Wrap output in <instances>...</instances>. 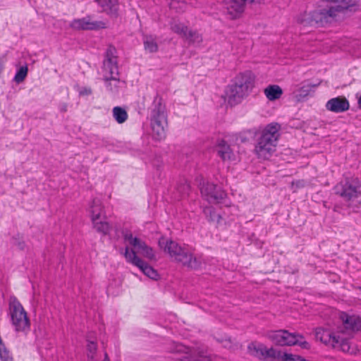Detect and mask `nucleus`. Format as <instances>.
<instances>
[{
    "label": "nucleus",
    "instance_id": "nucleus-6",
    "mask_svg": "<svg viewBox=\"0 0 361 361\" xmlns=\"http://www.w3.org/2000/svg\"><path fill=\"white\" fill-rule=\"evenodd\" d=\"M266 336L275 345L279 346L299 345L302 349H310V344L307 342L304 337L296 333H290L285 329L269 331Z\"/></svg>",
    "mask_w": 361,
    "mask_h": 361
},
{
    "label": "nucleus",
    "instance_id": "nucleus-29",
    "mask_svg": "<svg viewBox=\"0 0 361 361\" xmlns=\"http://www.w3.org/2000/svg\"><path fill=\"white\" fill-rule=\"evenodd\" d=\"M94 228L98 231L103 234H107L111 229V227L109 224L106 222L101 220H95L94 221H92Z\"/></svg>",
    "mask_w": 361,
    "mask_h": 361
},
{
    "label": "nucleus",
    "instance_id": "nucleus-16",
    "mask_svg": "<svg viewBox=\"0 0 361 361\" xmlns=\"http://www.w3.org/2000/svg\"><path fill=\"white\" fill-rule=\"evenodd\" d=\"M70 26L75 30H97L105 27L102 21H92L90 17L73 20Z\"/></svg>",
    "mask_w": 361,
    "mask_h": 361
},
{
    "label": "nucleus",
    "instance_id": "nucleus-27",
    "mask_svg": "<svg viewBox=\"0 0 361 361\" xmlns=\"http://www.w3.org/2000/svg\"><path fill=\"white\" fill-rule=\"evenodd\" d=\"M171 29L175 33L180 35L184 37L187 36V32L188 31V28L183 23L173 20L171 23Z\"/></svg>",
    "mask_w": 361,
    "mask_h": 361
},
{
    "label": "nucleus",
    "instance_id": "nucleus-8",
    "mask_svg": "<svg viewBox=\"0 0 361 361\" xmlns=\"http://www.w3.org/2000/svg\"><path fill=\"white\" fill-rule=\"evenodd\" d=\"M171 258L192 269H199L202 267L203 260L200 256H195L187 248L180 246V250L177 251Z\"/></svg>",
    "mask_w": 361,
    "mask_h": 361
},
{
    "label": "nucleus",
    "instance_id": "nucleus-36",
    "mask_svg": "<svg viewBox=\"0 0 361 361\" xmlns=\"http://www.w3.org/2000/svg\"><path fill=\"white\" fill-rule=\"evenodd\" d=\"M68 106L66 103H62L59 105V109L61 112H66L67 111Z\"/></svg>",
    "mask_w": 361,
    "mask_h": 361
},
{
    "label": "nucleus",
    "instance_id": "nucleus-24",
    "mask_svg": "<svg viewBox=\"0 0 361 361\" xmlns=\"http://www.w3.org/2000/svg\"><path fill=\"white\" fill-rule=\"evenodd\" d=\"M145 50L149 53H154L158 51V44L155 37L152 35H145L143 37Z\"/></svg>",
    "mask_w": 361,
    "mask_h": 361
},
{
    "label": "nucleus",
    "instance_id": "nucleus-32",
    "mask_svg": "<svg viewBox=\"0 0 361 361\" xmlns=\"http://www.w3.org/2000/svg\"><path fill=\"white\" fill-rule=\"evenodd\" d=\"M305 358L291 353H283L282 355L280 356V361H305Z\"/></svg>",
    "mask_w": 361,
    "mask_h": 361
},
{
    "label": "nucleus",
    "instance_id": "nucleus-33",
    "mask_svg": "<svg viewBox=\"0 0 361 361\" xmlns=\"http://www.w3.org/2000/svg\"><path fill=\"white\" fill-rule=\"evenodd\" d=\"M27 71H28V69H27V66L20 67V69L16 73V75L14 77V80L17 83L22 82L27 76Z\"/></svg>",
    "mask_w": 361,
    "mask_h": 361
},
{
    "label": "nucleus",
    "instance_id": "nucleus-23",
    "mask_svg": "<svg viewBox=\"0 0 361 361\" xmlns=\"http://www.w3.org/2000/svg\"><path fill=\"white\" fill-rule=\"evenodd\" d=\"M92 221L99 220L103 214V207L99 199H94L90 207Z\"/></svg>",
    "mask_w": 361,
    "mask_h": 361
},
{
    "label": "nucleus",
    "instance_id": "nucleus-31",
    "mask_svg": "<svg viewBox=\"0 0 361 361\" xmlns=\"http://www.w3.org/2000/svg\"><path fill=\"white\" fill-rule=\"evenodd\" d=\"M97 350V343L94 341H88L87 345V355L89 361H97L95 359Z\"/></svg>",
    "mask_w": 361,
    "mask_h": 361
},
{
    "label": "nucleus",
    "instance_id": "nucleus-28",
    "mask_svg": "<svg viewBox=\"0 0 361 361\" xmlns=\"http://www.w3.org/2000/svg\"><path fill=\"white\" fill-rule=\"evenodd\" d=\"M104 11H114L116 9L117 0H94Z\"/></svg>",
    "mask_w": 361,
    "mask_h": 361
},
{
    "label": "nucleus",
    "instance_id": "nucleus-10",
    "mask_svg": "<svg viewBox=\"0 0 361 361\" xmlns=\"http://www.w3.org/2000/svg\"><path fill=\"white\" fill-rule=\"evenodd\" d=\"M250 353L259 359L273 361L276 359L280 361V356L282 355L281 351L276 350L274 348H268L262 343H252L248 345Z\"/></svg>",
    "mask_w": 361,
    "mask_h": 361
},
{
    "label": "nucleus",
    "instance_id": "nucleus-37",
    "mask_svg": "<svg viewBox=\"0 0 361 361\" xmlns=\"http://www.w3.org/2000/svg\"><path fill=\"white\" fill-rule=\"evenodd\" d=\"M4 67V61L0 59V74L3 71Z\"/></svg>",
    "mask_w": 361,
    "mask_h": 361
},
{
    "label": "nucleus",
    "instance_id": "nucleus-3",
    "mask_svg": "<svg viewBox=\"0 0 361 361\" xmlns=\"http://www.w3.org/2000/svg\"><path fill=\"white\" fill-rule=\"evenodd\" d=\"M167 112L161 97L157 95L149 107V119L152 137L156 140H162L166 137L168 126Z\"/></svg>",
    "mask_w": 361,
    "mask_h": 361
},
{
    "label": "nucleus",
    "instance_id": "nucleus-12",
    "mask_svg": "<svg viewBox=\"0 0 361 361\" xmlns=\"http://www.w3.org/2000/svg\"><path fill=\"white\" fill-rule=\"evenodd\" d=\"M202 197L209 203H219L226 196V192L216 185L211 183H203L200 188Z\"/></svg>",
    "mask_w": 361,
    "mask_h": 361
},
{
    "label": "nucleus",
    "instance_id": "nucleus-18",
    "mask_svg": "<svg viewBox=\"0 0 361 361\" xmlns=\"http://www.w3.org/2000/svg\"><path fill=\"white\" fill-rule=\"evenodd\" d=\"M216 151L219 157L224 161H235L237 159V154L231 146L224 140H220L216 145Z\"/></svg>",
    "mask_w": 361,
    "mask_h": 361
},
{
    "label": "nucleus",
    "instance_id": "nucleus-38",
    "mask_svg": "<svg viewBox=\"0 0 361 361\" xmlns=\"http://www.w3.org/2000/svg\"><path fill=\"white\" fill-rule=\"evenodd\" d=\"M103 361H110L106 353H105L104 359Z\"/></svg>",
    "mask_w": 361,
    "mask_h": 361
},
{
    "label": "nucleus",
    "instance_id": "nucleus-15",
    "mask_svg": "<svg viewBox=\"0 0 361 361\" xmlns=\"http://www.w3.org/2000/svg\"><path fill=\"white\" fill-rule=\"evenodd\" d=\"M247 0H224V8L231 19L239 18L244 12Z\"/></svg>",
    "mask_w": 361,
    "mask_h": 361
},
{
    "label": "nucleus",
    "instance_id": "nucleus-30",
    "mask_svg": "<svg viewBox=\"0 0 361 361\" xmlns=\"http://www.w3.org/2000/svg\"><path fill=\"white\" fill-rule=\"evenodd\" d=\"M190 43L199 44L202 41V37L200 34L196 31L188 30L187 36L184 37Z\"/></svg>",
    "mask_w": 361,
    "mask_h": 361
},
{
    "label": "nucleus",
    "instance_id": "nucleus-5",
    "mask_svg": "<svg viewBox=\"0 0 361 361\" xmlns=\"http://www.w3.org/2000/svg\"><path fill=\"white\" fill-rule=\"evenodd\" d=\"M279 130L280 126L278 123H270L262 130L255 148V152L259 158L269 159L276 151L280 136Z\"/></svg>",
    "mask_w": 361,
    "mask_h": 361
},
{
    "label": "nucleus",
    "instance_id": "nucleus-34",
    "mask_svg": "<svg viewBox=\"0 0 361 361\" xmlns=\"http://www.w3.org/2000/svg\"><path fill=\"white\" fill-rule=\"evenodd\" d=\"M92 94V90L90 87H83L80 91V95H90Z\"/></svg>",
    "mask_w": 361,
    "mask_h": 361
},
{
    "label": "nucleus",
    "instance_id": "nucleus-9",
    "mask_svg": "<svg viewBox=\"0 0 361 361\" xmlns=\"http://www.w3.org/2000/svg\"><path fill=\"white\" fill-rule=\"evenodd\" d=\"M124 256L128 262L137 267L145 275L152 279H157L159 276L157 271L140 259L134 250H130L128 247H126Z\"/></svg>",
    "mask_w": 361,
    "mask_h": 361
},
{
    "label": "nucleus",
    "instance_id": "nucleus-22",
    "mask_svg": "<svg viewBox=\"0 0 361 361\" xmlns=\"http://www.w3.org/2000/svg\"><path fill=\"white\" fill-rule=\"evenodd\" d=\"M264 93L269 101H274L281 97L283 90L277 85H270L264 89Z\"/></svg>",
    "mask_w": 361,
    "mask_h": 361
},
{
    "label": "nucleus",
    "instance_id": "nucleus-1",
    "mask_svg": "<svg viewBox=\"0 0 361 361\" xmlns=\"http://www.w3.org/2000/svg\"><path fill=\"white\" fill-rule=\"evenodd\" d=\"M340 319L343 325L335 330L317 328L315 331L316 338L328 347L343 353H355V348L353 347L350 340L355 331H361V317L341 312Z\"/></svg>",
    "mask_w": 361,
    "mask_h": 361
},
{
    "label": "nucleus",
    "instance_id": "nucleus-39",
    "mask_svg": "<svg viewBox=\"0 0 361 361\" xmlns=\"http://www.w3.org/2000/svg\"><path fill=\"white\" fill-rule=\"evenodd\" d=\"M358 103L360 106L361 107V97L359 99Z\"/></svg>",
    "mask_w": 361,
    "mask_h": 361
},
{
    "label": "nucleus",
    "instance_id": "nucleus-26",
    "mask_svg": "<svg viewBox=\"0 0 361 361\" xmlns=\"http://www.w3.org/2000/svg\"><path fill=\"white\" fill-rule=\"evenodd\" d=\"M114 118L118 123H123L128 119L127 111L121 106H115L112 110Z\"/></svg>",
    "mask_w": 361,
    "mask_h": 361
},
{
    "label": "nucleus",
    "instance_id": "nucleus-11",
    "mask_svg": "<svg viewBox=\"0 0 361 361\" xmlns=\"http://www.w3.org/2000/svg\"><path fill=\"white\" fill-rule=\"evenodd\" d=\"M102 71L103 78L119 75L116 50L113 47H109L106 51Z\"/></svg>",
    "mask_w": 361,
    "mask_h": 361
},
{
    "label": "nucleus",
    "instance_id": "nucleus-20",
    "mask_svg": "<svg viewBox=\"0 0 361 361\" xmlns=\"http://www.w3.org/2000/svg\"><path fill=\"white\" fill-rule=\"evenodd\" d=\"M159 246L164 249V252L168 253L171 257L177 251L180 250V246L175 241L166 240L164 238L159 240Z\"/></svg>",
    "mask_w": 361,
    "mask_h": 361
},
{
    "label": "nucleus",
    "instance_id": "nucleus-25",
    "mask_svg": "<svg viewBox=\"0 0 361 361\" xmlns=\"http://www.w3.org/2000/svg\"><path fill=\"white\" fill-rule=\"evenodd\" d=\"M204 213L209 221L215 224L216 226L221 224V216L219 213L216 212L213 207H205Z\"/></svg>",
    "mask_w": 361,
    "mask_h": 361
},
{
    "label": "nucleus",
    "instance_id": "nucleus-35",
    "mask_svg": "<svg viewBox=\"0 0 361 361\" xmlns=\"http://www.w3.org/2000/svg\"><path fill=\"white\" fill-rule=\"evenodd\" d=\"M14 245H16V246H18V247L20 250H23L24 247H25V243L24 242H20V241H17V240H15L14 241Z\"/></svg>",
    "mask_w": 361,
    "mask_h": 361
},
{
    "label": "nucleus",
    "instance_id": "nucleus-13",
    "mask_svg": "<svg viewBox=\"0 0 361 361\" xmlns=\"http://www.w3.org/2000/svg\"><path fill=\"white\" fill-rule=\"evenodd\" d=\"M124 239L129 245L133 247L132 250L135 252L136 255L138 253L149 260L155 259V254L152 248L147 246L140 239L133 237L131 233L125 234Z\"/></svg>",
    "mask_w": 361,
    "mask_h": 361
},
{
    "label": "nucleus",
    "instance_id": "nucleus-4",
    "mask_svg": "<svg viewBox=\"0 0 361 361\" xmlns=\"http://www.w3.org/2000/svg\"><path fill=\"white\" fill-rule=\"evenodd\" d=\"M335 4L326 8L314 10L310 13V23L323 25L330 23L340 13L345 11H355L358 7L357 0H341L335 1Z\"/></svg>",
    "mask_w": 361,
    "mask_h": 361
},
{
    "label": "nucleus",
    "instance_id": "nucleus-19",
    "mask_svg": "<svg viewBox=\"0 0 361 361\" xmlns=\"http://www.w3.org/2000/svg\"><path fill=\"white\" fill-rule=\"evenodd\" d=\"M326 109L331 112L341 113L350 107L348 99L343 97H337L329 99L325 105Z\"/></svg>",
    "mask_w": 361,
    "mask_h": 361
},
{
    "label": "nucleus",
    "instance_id": "nucleus-7",
    "mask_svg": "<svg viewBox=\"0 0 361 361\" xmlns=\"http://www.w3.org/2000/svg\"><path fill=\"white\" fill-rule=\"evenodd\" d=\"M9 310L12 325L16 331H26L30 329V320L27 312L16 298L9 300Z\"/></svg>",
    "mask_w": 361,
    "mask_h": 361
},
{
    "label": "nucleus",
    "instance_id": "nucleus-14",
    "mask_svg": "<svg viewBox=\"0 0 361 361\" xmlns=\"http://www.w3.org/2000/svg\"><path fill=\"white\" fill-rule=\"evenodd\" d=\"M336 192L345 200H351L357 197L360 193V187L356 179H347L336 186Z\"/></svg>",
    "mask_w": 361,
    "mask_h": 361
},
{
    "label": "nucleus",
    "instance_id": "nucleus-17",
    "mask_svg": "<svg viewBox=\"0 0 361 361\" xmlns=\"http://www.w3.org/2000/svg\"><path fill=\"white\" fill-rule=\"evenodd\" d=\"M170 352L173 353H184L186 355L180 358L181 361H209L207 357L200 355L198 357H195L189 350V348L180 343H173L170 348Z\"/></svg>",
    "mask_w": 361,
    "mask_h": 361
},
{
    "label": "nucleus",
    "instance_id": "nucleus-21",
    "mask_svg": "<svg viewBox=\"0 0 361 361\" xmlns=\"http://www.w3.org/2000/svg\"><path fill=\"white\" fill-rule=\"evenodd\" d=\"M103 80L104 81L106 90L111 94H116L119 92L122 82L119 79L118 76L108 78H104Z\"/></svg>",
    "mask_w": 361,
    "mask_h": 361
},
{
    "label": "nucleus",
    "instance_id": "nucleus-2",
    "mask_svg": "<svg viewBox=\"0 0 361 361\" xmlns=\"http://www.w3.org/2000/svg\"><path fill=\"white\" fill-rule=\"evenodd\" d=\"M254 77L250 72L238 75L234 82L226 87L225 101L231 106H235L249 94L254 86Z\"/></svg>",
    "mask_w": 361,
    "mask_h": 361
}]
</instances>
